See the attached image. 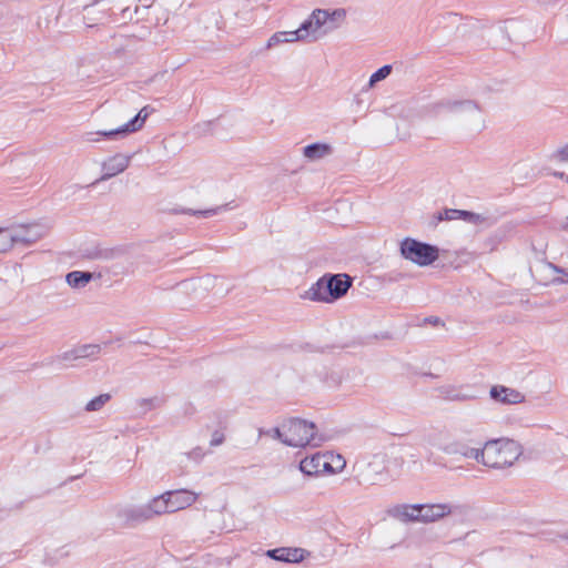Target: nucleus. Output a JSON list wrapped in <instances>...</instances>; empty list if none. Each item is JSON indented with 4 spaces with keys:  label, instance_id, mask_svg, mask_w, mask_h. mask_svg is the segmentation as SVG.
<instances>
[{
    "label": "nucleus",
    "instance_id": "18",
    "mask_svg": "<svg viewBox=\"0 0 568 568\" xmlns=\"http://www.w3.org/2000/svg\"><path fill=\"white\" fill-rule=\"evenodd\" d=\"M119 516L126 523H143L152 519L146 504L125 507L119 510Z\"/></svg>",
    "mask_w": 568,
    "mask_h": 568
},
{
    "label": "nucleus",
    "instance_id": "12",
    "mask_svg": "<svg viewBox=\"0 0 568 568\" xmlns=\"http://www.w3.org/2000/svg\"><path fill=\"white\" fill-rule=\"evenodd\" d=\"M169 498L171 511L175 513L192 506L199 498V494L189 489H175L165 491Z\"/></svg>",
    "mask_w": 568,
    "mask_h": 568
},
{
    "label": "nucleus",
    "instance_id": "34",
    "mask_svg": "<svg viewBox=\"0 0 568 568\" xmlns=\"http://www.w3.org/2000/svg\"><path fill=\"white\" fill-rule=\"evenodd\" d=\"M145 9H141V7L135 6L134 10L131 11L129 7L122 9L121 11V18L123 21H133L135 16H140L141 11H144Z\"/></svg>",
    "mask_w": 568,
    "mask_h": 568
},
{
    "label": "nucleus",
    "instance_id": "41",
    "mask_svg": "<svg viewBox=\"0 0 568 568\" xmlns=\"http://www.w3.org/2000/svg\"><path fill=\"white\" fill-rule=\"evenodd\" d=\"M552 175L562 179L568 183V176L564 172H554Z\"/></svg>",
    "mask_w": 568,
    "mask_h": 568
},
{
    "label": "nucleus",
    "instance_id": "20",
    "mask_svg": "<svg viewBox=\"0 0 568 568\" xmlns=\"http://www.w3.org/2000/svg\"><path fill=\"white\" fill-rule=\"evenodd\" d=\"M463 211L457 209H443L432 213L428 216V225L430 227H437L442 222H452L462 220L463 221Z\"/></svg>",
    "mask_w": 568,
    "mask_h": 568
},
{
    "label": "nucleus",
    "instance_id": "45",
    "mask_svg": "<svg viewBox=\"0 0 568 568\" xmlns=\"http://www.w3.org/2000/svg\"><path fill=\"white\" fill-rule=\"evenodd\" d=\"M212 281L211 277H206V278H203L202 282H204L205 286H207L210 284V282Z\"/></svg>",
    "mask_w": 568,
    "mask_h": 568
},
{
    "label": "nucleus",
    "instance_id": "26",
    "mask_svg": "<svg viewBox=\"0 0 568 568\" xmlns=\"http://www.w3.org/2000/svg\"><path fill=\"white\" fill-rule=\"evenodd\" d=\"M77 359H78V357L75 356V349L72 348V349L63 352L62 354L45 358L41 363V365L42 366L59 365L60 367H62L61 366L62 362H71V361H77Z\"/></svg>",
    "mask_w": 568,
    "mask_h": 568
},
{
    "label": "nucleus",
    "instance_id": "40",
    "mask_svg": "<svg viewBox=\"0 0 568 568\" xmlns=\"http://www.w3.org/2000/svg\"><path fill=\"white\" fill-rule=\"evenodd\" d=\"M109 251H99V250H95V251H89V253L85 255L87 258H90V260H95V258H101V257H109L108 254H104V253H108Z\"/></svg>",
    "mask_w": 568,
    "mask_h": 568
},
{
    "label": "nucleus",
    "instance_id": "37",
    "mask_svg": "<svg viewBox=\"0 0 568 568\" xmlns=\"http://www.w3.org/2000/svg\"><path fill=\"white\" fill-rule=\"evenodd\" d=\"M224 434L220 430H215L213 434H212V438L210 440V445L212 447H216V446H220L221 444H223L224 442Z\"/></svg>",
    "mask_w": 568,
    "mask_h": 568
},
{
    "label": "nucleus",
    "instance_id": "50",
    "mask_svg": "<svg viewBox=\"0 0 568 568\" xmlns=\"http://www.w3.org/2000/svg\"><path fill=\"white\" fill-rule=\"evenodd\" d=\"M449 265L453 267H457L458 265H455L453 262H449Z\"/></svg>",
    "mask_w": 568,
    "mask_h": 568
},
{
    "label": "nucleus",
    "instance_id": "3",
    "mask_svg": "<svg viewBox=\"0 0 568 568\" xmlns=\"http://www.w3.org/2000/svg\"><path fill=\"white\" fill-rule=\"evenodd\" d=\"M353 281L354 278L346 273H326L302 294V298L333 303L347 294Z\"/></svg>",
    "mask_w": 568,
    "mask_h": 568
},
{
    "label": "nucleus",
    "instance_id": "14",
    "mask_svg": "<svg viewBox=\"0 0 568 568\" xmlns=\"http://www.w3.org/2000/svg\"><path fill=\"white\" fill-rule=\"evenodd\" d=\"M489 395L494 400L508 405L525 402V396L520 392L503 385L493 386Z\"/></svg>",
    "mask_w": 568,
    "mask_h": 568
},
{
    "label": "nucleus",
    "instance_id": "11",
    "mask_svg": "<svg viewBox=\"0 0 568 568\" xmlns=\"http://www.w3.org/2000/svg\"><path fill=\"white\" fill-rule=\"evenodd\" d=\"M310 555V552L303 548L297 547H280L274 549H268L266 551V556L273 560L288 562V564H298L305 559V557Z\"/></svg>",
    "mask_w": 568,
    "mask_h": 568
},
{
    "label": "nucleus",
    "instance_id": "27",
    "mask_svg": "<svg viewBox=\"0 0 568 568\" xmlns=\"http://www.w3.org/2000/svg\"><path fill=\"white\" fill-rule=\"evenodd\" d=\"M110 400H111L110 394H108V393L100 394L87 403V405L84 406V410L88 413L99 412Z\"/></svg>",
    "mask_w": 568,
    "mask_h": 568
},
{
    "label": "nucleus",
    "instance_id": "42",
    "mask_svg": "<svg viewBox=\"0 0 568 568\" xmlns=\"http://www.w3.org/2000/svg\"><path fill=\"white\" fill-rule=\"evenodd\" d=\"M550 266H551L556 272H558V273H564V270H561L560 267H558V266H556V265H552V264H550ZM565 274L568 276V271H567V272H565Z\"/></svg>",
    "mask_w": 568,
    "mask_h": 568
},
{
    "label": "nucleus",
    "instance_id": "21",
    "mask_svg": "<svg viewBox=\"0 0 568 568\" xmlns=\"http://www.w3.org/2000/svg\"><path fill=\"white\" fill-rule=\"evenodd\" d=\"M93 276L94 274L88 271H72L65 275V282L72 288H82L93 280Z\"/></svg>",
    "mask_w": 568,
    "mask_h": 568
},
{
    "label": "nucleus",
    "instance_id": "48",
    "mask_svg": "<svg viewBox=\"0 0 568 568\" xmlns=\"http://www.w3.org/2000/svg\"><path fill=\"white\" fill-rule=\"evenodd\" d=\"M339 462H342V464L339 465V468H343L345 466V462L342 460L341 456L338 457Z\"/></svg>",
    "mask_w": 568,
    "mask_h": 568
},
{
    "label": "nucleus",
    "instance_id": "33",
    "mask_svg": "<svg viewBox=\"0 0 568 568\" xmlns=\"http://www.w3.org/2000/svg\"><path fill=\"white\" fill-rule=\"evenodd\" d=\"M550 159L556 163H567L568 162V143L564 145L562 148L556 150Z\"/></svg>",
    "mask_w": 568,
    "mask_h": 568
},
{
    "label": "nucleus",
    "instance_id": "43",
    "mask_svg": "<svg viewBox=\"0 0 568 568\" xmlns=\"http://www.w3.org/2000/svg\"><path fill=\"white\" fill-rule=\"evenodd\" d=\"M562 229L568 230V216L562 222Z\"/></svg>",
    "mask_w": 568,
    "mask_h": 568
},
{
    "label": "nucleus",
    "instance_id": "36",
    "mask_svg": "<svg viewBox=\"0 0 568 568\" xmlns=\"http://www.w3.org/2000/svg\"><path fill=\"white\" fill-rule=\"evenodd\" d=\"M186 455H187L189 459L200 463L203 459V457L205 456V452L201 447H195L191 452H189Z\"/></svg>",
    "mask_w": 568,
    "mask_h": 568
},
{
    "label": "nucleus",
    "instance_id": "6",
    "mask_svg": "<svg viewBox=\"0 0 568 568\" xmlns=\"http://www.w3.org/2000/svg\"><path fill=\"white\" fill-rule=\"evenodd\" d=\"M453 510L449 504H415L404 506L402 515L407 520L432 523L450 515Z\"/></svg>",
    "mask_w": 568,
    "mask_h": 568
},
{
    "label": "nucleus",
    "instance_id": "29",
    "mask_svg": "<svg viewBox=\"0 0 568 568\" xmlns=\"http://www.w3.org/2000/svg\"><path fill=\"white\" fill-rule=\"evenodd\" d=\"M17 246L13 226L0 227V248H10Z\"/></svg>",
    "mask_w": 568,
    "mask_h": 568
},
{
    "label": "nucleus",
    "instance_id": "8",
    "mask_svg": "<svg viewBox=\"0 0 568 568\" xmlns=\"http://www.w3.org/2000/svg\"><path fill=\"white\" fill-rule=\"evenodd\" d=\"M300 470L306 476H316L322 473H334V468L328 462L326 454L316 453L311 457H305L300 462Z\"/></svg>",
    "mask_w": 568,
    "mask_h": 568
},
{
    "label": "nucleus",
    "instance_id": "22",
    "mask_svg": "<svg viewBox=\"0 0 568 568\" xmlns=\"http://www.w3.org/2000/svg\"><path fill=\"white\" fill-rule=\"evenodd\" d=\"M149 513L151 518L154 516H160L163 514H171V507L169 503V498L165 496V493L154 497L148 504Z\"/></svg>",
    "mask_w": 568,
    "mask_h": 568
},
{
    "label": "nucleus",
    "instance_id": "7",
    "mask_svg": "<svg viewBox=\"0 0 568 568\" xmlns=\"http://www.w3.org/2000/svg\"><path fill=\"white\" fill-rule=\"evenodd\" d=\"M13 226L17 246H31L38 244L50 234V226L45 223L16 224Z\"/></svg>",
    "mask_w": 568,
    "mask_h": 568
},
{
    "label": "nucleus",
    "instance_id": "44",
    "mask_svg": "<svg viewBox=\"0 0 568 568\" xmlns=\"http://www.w3.org/2000/svg\"><path fill=\"white\" fill-rule=\"evenodd\" d=\"M429 323L437 324L439 322V318H427Z\"/></svg>",
    "mask_w": 568,
    "mask_h": 568
},
{
    "label": "nucleus",
    "instance_id": "47",
    "mask_svg": "<svg viewBox=\"0 0 568 568\" xmlns=\"http://www.w3.org/2000/svg\"><path fill=\"white\" fill-rule=\"evenodd\" d=\"M258 435L262 436V435H267V430L263 429V428H260L258 429Z\"/></svg>",
    "mask_w": 568,
    "mask_h": 568
},
{
    "label": "nucleus",
    "instance_id": "5",
    "mask_svg": "<svg viewBox=\"0 0 568 568\" xmlns=\"http://www.w3.org/2000/svg\"><path fill=\"white\" fill-rule=\"evenodd\" d=\"M284 445L291 447H317L326 439L323 435L317 434L316 425L313 422L298 417L284 420Z\"/></svg>",
    "mask_w": 568,
    "mask_h": 568
},
{
    "label": "nucleus",
    "instance_id": "35",
    "mask_svg": "<svg viewBox=\"0 0 568 568\" xmlns=\"http://www.w3.org/2000/svg\"><path fill=\"white\" fill-rule=\"evenodd\" d=\"M267 435L272 436L274 439H277L284 444V439H285L284 422L281 424V426L274 427L272 429H267Z\"/></svg>",
    "mask_w": 568,
    "mask_h": 568
},
{
    "label": "nucleus",
    "instance_id": "32",
    "mask_svg": "<svg viewBox=\"0 0 568 568\" xmlns=\"http://www.w3.org/2000/svg\"><path fill=\"white\" fill-rule=\"evenodd\" d=\"M399 248H436L435 246H432L429 244L417 242L414 239L406 237L400 242Z\"/></svg>",
    "mask_w": 568,
    "mask_h": 568
},
{
    "label": "nucleus",
    "instance_id": "46",
    "mask_svg": "<svg viewBox=\"0 0 568 568\" xmlns=\"http://www.w3.org/2000/svg\"><path fill=\"white\" fill-rule=\"evenodd\" d=\"M151 402H152V399H142V404L146 405V406H150Z\"/></svg>",
    "mask_w": 568,
    "mask_h": 568
},
{
    "label": "nucleus",
    "instance_id": "28",
    "mask_svg": "<svg viewBox=\"0 0 568 568\" xmlns=\"http://www.w3.org/2000/svg\"><path fill=\"white\" fill-rule=\"evenodd\" d=\"M367 470L374 473L376 476L383 477L386 470L385 455H374L372 460L367 464Z\"/></svg>",
    "mask_w": 568,
    "mask_h": 568
},
{
    "label": "nucleus",
    "instance_id": "24",
    "mask_svg": "<svg viewBox=\"0 0 568 568\" xmlns=\"http://www.w3.org/2000/svg\"><path fill=\"white\" fill-rule=\"evenodd\" d=\"M515 232V224L508 222L503 225H500L494 233H493V241L491 244L499 245L503 244L505 240L510 237Z\"/></svg>",
    "mask_w": 568,
    "mask_h": 568
},
{
    "label": "nucleus",
    "instance_id": "17",
    "mask_svg": "<svg viewBox=\"0 0 568 568\" xmlns=\"http://www.w3.org/2000/svg\"><path fill=\"white\" fill-rule=\"evenodd\" d=\"M437 393L445 400L466 402L476 398L474 394L465 392L463 386L444 385L437 388Z\"/></svg>",
    "mask_w": 568,
    "mask_h": 568
},
{
    "label": "nucleus",
    "instance_id": "15",
    "mask_svg": "<svg viewBox=\"0 0 568 568\" xmlns=\"http://www.w3.org/2000/svg\"><path fill=\"white\" fill-rule=\"evenodd\" d=\"M443 452L447 455H460L465 458L475 459L478 463L483 460V448L469 447L463 442H453L443 447Z\"/></svg>",
    "mask_w": 568,
    "mask_h": 568
},
{
    "label": "nucleus",
    "instance_id": "1",
    "mask_svg": "<svg viewBox=\"0 0 568 568\" xmlns=\"http://www.w3.org/2000/svg\"><path fill=\"white\" fill-rule=\"evenodd\" d=\"M420 114L425 132L432 136L443 134L453 122L470 136L487 129L485 109L473 99L440 98L424 105Z\"/></svg>",
    "mask_w": 568,
    "mask_h": 568
},
{
    "label": "nucleus",
    "instance_id": "9",
    "mask_svg": "<svg viewBox=\"0 0 568 568\" xmlns=\"http://www.w3.org/2000/svg\"><path fill=\"white\" fill-rule=\"evenodd\" d=\"M400 256L404 260L410 261L418 266H427L437 261L442 262V266H445L446 263L443 262L446 258L447 253L452 251H399Z\"/></svg>",
    "mask_w": 568,
    "mask_h": 568
},
{
    "label": "nucleus",
    "instance_id": "39",
    "mask_svg": "<svg viewBox=\"0 0 568 568\" xmlns=\"http://www.w3.org/2000/svg\"><path fill=\"white\" fill-rule=\"evenodd\" d=\"M103 132L104 131H99V132H95V133H92V132L87 133L85 134V141L87 142H92V143H98V142L101 141L100 136L105 138V135L102 134ZM106 139H109V138L106 136Z\"/></svg>",
    "mask_w": 568,
    "mask_h": 568
},
{
    "label": "nucleus",
    "instance_id": "38",
    "mask_svg": "<svg viewBox=\"0 0 568 568\" xmlns=\"http://www.w3.org/2000/svg\"><path fill=\"white\" fill-rule=\"evenodd\" d=\"M182 213L194 214V215H199V216H203V217H210V216H213L216 213V211L213 209L204 210V211L183 210Z\"/></svg>",
    "mask_w": 568,
    "mask_h": 568
},
{
    "label": "nucleus",
    "instance_id": "13",
    "mask_svg": "<svg viewBox=\"0 0 568 568\" xmlns=\"http://www.w3.org/2000/svg\"><path fill=\"white\" fill-rule=\"evenodd\" d=\"M150 115L149 106L142 108L139 113L130 120L128 123L122 126L113 130H109V132H103L105 136L110 139H115L116 136H125L129 133H133L142 129L145 120Z\"/></svg>",
    "mask_w": 568,
    "mask_h": 568
},
{
    "label": "nucleus",
    "instance_id": "49",
    "mask_svg": "<svg viewBox=\"0 0 568 568\" xmlns=\"http://www.w3.org/2000/svg\"><path fill=\"white\" fill-rule=\"evenodd\" d=\"M559 537L568 540V535H560Z\"/></svg>",
    "mask_w": 568,
    "mask_h": 568
},
{
    "label": "nucleus",
    "instance_id": "30",
    "mask_svg": "<svg viewBox=\"0 0 568 568\" xmlns=\"http://www.w3.org/2000/svg\"><path fill=\"white\" fill-rule=\"evenodd\" d=\"M101 1L102 0H93L91 4L84 7V21L88 27H93L94 24H97V22L101 20L105 14L104 12H99L100 17H95L97 11L94 9V6H97Z\"/></svg>",
    "mask_w": 568,
    "mask_h": 568
},
{
    "label": "nucleus",
    "instance_id": "19",
    "mask_svg": "<svg viewBox=\"0 0 568 568\" xmlns=\"http://www.w3.org/2000/svg\"><path fill=\"white\" fill-rule=\"evenodd\" d=\"M303 42L302 31L298 29L294 31H278L270 37L266 42V49H273L282 43Z\"/></svg>",
    "mask_w": 568,
    "mask_h": 568
},
{
    "label": "nucleus",
    "instance_id": "23",
    "mask_svg": "<svg viewBox=\"0 0 568 568\" xmlns=\"http://www.w3.org/2000/svg\"><path fill=\"white\" fill-rule=\"evenodd\" d=\"M463 221L477 226V227H489L494 224V219L486 213H476L471 211H463Z\"/></svg>",
    "mask_w": 568,
    "mask_h": 568
},
{
    "label": "nucleus",
    "instance_id": "25",
    "mask_svg": "<svg viewBox=\"0 0 568 568\" xmlns=\"http://www.w3.org/2000/svg\"><path fill=\"white\" fill-rule=\"evenodd\" d=\"M74 349H75V356L78 357V359H82V358L94 359L99 356V354L101 352V346L98 344H84V345L74 347Z\"/></svg>",
    "mask_w": 568,
    "mask_h": 568
},
{
    "label": "nucleus",
    "instance_id": "31",
    "mask_svg": "<svg viewBox=\"0 0 568 568\" xmlns=\"http://www.w3.org/2000/svg\"><path fill=\"white\" fill-rule=\"evenodd\" d=\"M392 72V65H384L374 72L367 83V90L373 89L378 82L385 80Z\"/></svg>",
    "mask_w": 568,
    "mask_h": 568
},
{
    "label": "nucleus",
    "instance_id": "4",
    "mask_svg": "<svg viewBox=\"0 0 568 568\" xmlns=\"http://www.w3.org/2000/svg\"><path fill=\"white\" fill-rule=\"evenodd\" d=\"M483 465L501 469L514 465L523 454V446L514 439L489 440L483 447Z\"/></svg>",
    "mask_w": 568,
    "mask_h": 568
},
{
    "label": "nucleus",
    "instance_id": "16",
    "mask_svg": "<svg viewBox=\"0 0 568 568\" xmlns=\"http://www.w3.org/2000/svg\"><path fill=\"white\" fill-rule=\"evenodd\" d=\"M334 152L332 144L327 142H315L303 148L302 154L308 162L322 161Z\"/></svg>",
    "mask_w": 568,
    "mask_h": 568
},
{
    "label": "nucleus",
    "instance_id": "2",
    "mask_svg": "<svg viewBox=\"0 0 568 568\" xmlns=\"http://www.w3.org/2000/svg\"><path fill=\"white\" fill-rule=\"evenodd\" d=\"M347 12L344 8L314 9L308 18L300 26L303 42L313 43L322 40L331 32L338 29L346 20Z\"/></svg>",
    "mask_w": 568,
    "mask_h": 568
},
{
    "label": "nucleus",
    "instance_id": "10",
    "mask_svg": "<svg viewBox=\"0 0 568 568\" xmlns=\"http://www.w3.org/2000/svg\"><path fill=\"white\" fill-rule=\"evenodd\" d=\"M131 161V156L122 153L114 154L109 156L102 162V175L100 181H106L122 172H124Z\"/></svg>",
    "mask_w": 568,
    "mask_h": 568
}]
</instances>
